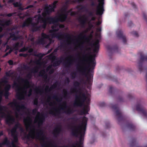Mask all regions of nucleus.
<instances>
[{"mask_svg": "<svg viewBox=\"0 0 147 147\" xmlns=\"http://www.w3.org/2000/svg\"><path fill=\"white\" fill-rule=\"evenodd\" d=\"M44 119L43 115L38 112L34 120V123H36L38 126H39L42 124Z\"/></svg>", "mask_w": 147, "mask_h": 147, "instance_id": "nucleus-8", "label": "nucleus"}, {"mask_svg": "<svg viewBox=\"0 0 147 147\" xmlns=\"http://www.w3.org/2000/svg\"><path fill=\"white\" fill-rule=\"evenodd\" d=\"M36 109H34V110H33V113H34V112H36Z\"/></svg>", "mask_w": 147, "mask_h": 147, "instance_id": "nucleus-31", "label": "nucleus"}, {"mask_svg": "<svg viewBox=\"0 0 147 147\" xmlns=\"http://www.w3.org/2000/svg\"><path fill=\"white\" fill-rule=\"evenodd\" d=\"M54 57H53V59H54Z\"/></svg>", "mask_w": 147, "mask_h": 147, "instance_id": "nucleus-43", "label": "nucleus"}, {"mask_svg": "<svg viewBox=\"0 0 147 147\" xmlns=\"http://www.w3.org/2000/svg\"><path fill=\"white\" fill-rule=\"evenodd\" d=\"M101 22L100 21H98L97 23V25H99L101 24Z\"/></svg>", "mask_w": 147, "mask_h": 147, "instance_id": "nucleus-26", "label": "nucleus"}, {"mask_svg": "<svg viewBox=\"0 0 147 147\" xmlns=\"http://www.w3.org/2000/svg\"><path fill=\"white\" fill-rule=\"evenodd\" d=\"M9 48H9V46H7V48H6V49L5 50V51H6L7 50H8L9 49Z\"/></svg>", "mask_w": 147, "mask_h": 147, "instance_id": "nucleus-27", "label": "nucleus"}, {"mask_svg": "<svg viewBox=\"0 0 147 147\" xmlns=\"http://www.w3.org/2000/svg\"><path fill=\"white\" fill-rule=\"evenodd\" d=\"M18 127H20V125L19 124H17L13 128L9 131L13 138V140L12 142L10 147H19L14 144V143L16 142L18 140V134L17 132L16 131V129Z\"/></svg>", "mask_w": 147, "mask_h": 147, "instance_id": "nucleus-7", "label": "nucleus"}, {"mask_svg": "<svg viewBox=\"0 0 147 147\" xmlns=\"http://www.w3.org/2000/svg\"><path fill=\"white\" fill-rule=\"evenodd\" d=\"M50 105H53V104H50Z\"/></svg>", "mask_w": 147, "mask_h": 147, "instance_id": "nucleus-36", "label": "nucleus"}, {"mask_svg": "<svg viewBox=\"0 0 147 147\" xmlns=\"http://www.w3.org/2000/svg\"><path fill=\"white\" fill-rule=\"evenodd\" d=\"M32 7V5H30V6H28L27 7L25 8V9H27L29 8V7Z\"/></svg>", "mask_w": 147, "mask_h": 147, "instance_id": "nucleus-28", "label": "nucleus"}, {"mask_svg": "<svg viewBox=\"0 0 147 147\" xmlns=\"http://www.w3.org/2000/svg\"><path fill=\"white\" fill-rule=\"evenodd\" d=\"M26 50H28V51L29 53H31L33 51V50L32 49L29 48V47H27V48H26L24 47L20 50V52H23L25 51Z\"/></svg>", "mask_w": 147, "mask_h": 147, "instance_id": "nucleus-16", "label": "nucleus"}, {"mask_svg": "<svg viewBox=\"0 0 147 147\" xmlns=\"http://www.w3.org/2000/svg\"><path fill=\"white\" fill-rule=\"evenodd\" d=\"M52 72H50V73H52Z\"/></svg>", "mask_w": 147, "mask_h": 147, "instance_id": "nucleus-45", "label": "nucleus"}, {"mask_svg": "<svg viewBox=\"0 0 147 147\" xmlns=\"http://www.w3.org/2000/svg\"><path fill=\"white\" fill-rule=\"evenodd\" d=\"M73 92L76 93L77 95L74 102L75 105L76 106H80L82 104L83 101L84 100L86 102L87 104L83 105L81 111V113L84 114L87 113L90 109L88 105L90 100V95L88 94H84L82 90L80 89L78 90L74 89Z\"/></svg>", "mask_w": 147, "mask_h": 147, "instance_id": "nucleus-4", "label": "nucleus"}, {"mask_svg": "<svg viewBox=\"0 0 147 147\" xmlns=\"http://www.w3.org/2000/svg\"><path fill=\"white\" fill-rule=\"evenodd\" d=\"M95 59L92 57H91L90 59L89 65L90 67H94L95 65Z\"/></svg>", "mask_w": 147, "mask_h": 147, "instance_id": "nucleus-15", "label": "nucleus"}, {"mask_svg": "<svg viewBox=\"0 0 147 147\" xmlns=\"http://www.w3.org/2000/svg\"><path fill=\"white\" fill-rule=\"evenodd\" d=\"M6 75L7 76H10L8 74V73H6Z\"/></svg>", "mask_w": 147, "mask_h": 147, "instance_id": "nucleus-33", "label": "nucleus"}, {"mask_svg": "<svg viewBox=\"0 0 147 147\" xmlns=\"http://www.w3.org/2000/svg\"><path fill=\"white\" fill-rule=\"evenodd\" d=\"M140 112V114L142 116H146L147 115V112L144 109H141Z\"/></svg>", "mask_w": 147, "mask_h": 147, "instance_id": "nucleus-18", "label": "nucleus"}, {"mask_svg": "<svg viewBox=\"0 0 147 147\" xmlns=\"http://www.w3.org/2000/svg\"><path fill=\"white\" fill-rule=\"evenodd\" d=\"M104 0H99V4L97 9V14L100 15H101L103 11V4Z\"/></svg>", "mask_w": 147, "mask_h": 147, "instance_id": "nucleus-9", "label": "nucleus"}, {"mask_svg": "<svg viewBox=\"0 0 147 147\" xmlns=\"http://www.w3.org/2000/svg\"><path fill=\"white\" fill-rule=\"evenodd\" d=\"M118 36L123 41L125 42V36L123 34V33L121 32H120V34H118Z\"/></svg>", "mask_w": 147, "mask_h": 147, "instance_id": "nucleus-17", "label": "nucleus"}, {"mask_svg": "<svg viewBox=\"0 0 147 147\" xmlns=\"http://www.w3.org/2000/svg\"><path fill=\"white\" fill-rule=\"evenodd\" d=\"M13 1V0H10L9 1V2H12Z\"/></svg>", "mask_w": 147, "mask_h": 147, "instance_id": "nucleus-32", "label": "nucleus"}, {"mask_svg": "<svg viewBox=\"0 0 147 147\" xmlns=\"http://www.w3.org/2000/svg\"><path fill=\"white\" fill-rule=\"evenodd\" d=\"M57 2V1H55L51 5L46 6L42 16L40 15L36 16L33 19L30 18H28L24 22L22 25L23 27L29 26L32 28H36L34 30H36L40 29L36 28V24L39 22L42 24V27L43 28H45L47 24L51 23L53 24L52 29L50 31L51 35L48 36L45 34L42 33L41 38L38 39V43L40 44H45L47 40L50 41V43H51L53 42L51 38H52L56 37L59 39L62 38V34H57L56 31L58 30L59 28H63L64 27L63 25L59 24L58 21L62 22L65 19L66 17V12H61L57 17L54 18H50L47 16L50 12L54 11V9L56 7Z\"/></svg>", "mask_w": 147, "mask_h": 147, "instance_id": "nucleus-1", "label": "nucleus"}, {"mask_svg": "<svg viewBox=\"0 0 147 147\" xmlns=\"http://www.w3.org/2000/svg\"><path fill=\"white\" fill-rule=\"evenodd\" d=\"M51 51H49V53H50V52H51Z\"/></svg>", "mask_w": 147, "mask_h": 147, "instance_id": "nucleus-39", "label": "nucleus"}, {"mask_svg": "<svg viewBox=\"0 0 147 147\" xmlns=\"http://www.w3.org/2000/svg\"><path fill=\"white\" fill-rule=\"evenodd\" d=\"M8 63L10 65H11L13 64V61L11 60H9L8 61Z\"/></svg>", "mask_w": 147, "mask_h": 147, "instance_id": "nucleus-24", "label": "nucleus"}, {"mask_svg": "<svg viewBox=\"0 0 147 147\" xmlns=\"http://www.w3.org/2000/svg\"><path fill=\"white\" fill-rule=\"evenodd\" d=\"M19 47V43H16L14 46L13 48H11L8 53H6L5 56L7 55L9 53H10L12 51L13 49L14 50H17L18 49Z\"/></svg>", "mask_w": 147, "mask_h": 147, "instance_id": "nucleus-14", "label": "nucleus"}, {"mask_svg": "<svg viewBox=\"0 0 147 147\" xmlns=\"http://www.w3.org/2000/svg\"><path fill=\"white\" fill-rule=\"evenodd\" d=\"M61 109L63 110L67 114H70L72 113V111L71 109L68 107H67L65 103L63 104L61 107Z\"/></svg>", "mask_w": 147, "mask_h": 147, "instance_id": "nucleus-11", "label": "nucleus"}, {"mask_svg": "<svg viewBox=\"0 0 147 147\" xmlns=\"http://www.w3.org/2000/svg\"><path fill=\"white\" fill-rule=\"evenodd\" d=\"M35 92L37 94H38L40 93V90H39L38 89H36L35 90Z\"/></svg>", "mask_w": 147, "mask_h": 147, "instance_id": "nucleus-23", "label": "nucleus"}, {"mask_svg": "<svg viewBox=\"0 0 147 147\" xmlns=\"http://www.w3.org/2000/svg\"><path fill=\"white\" fill-rule=\"evenodd\" d=\"M13 87L17 91V96L19 99H22L28 95L30 96L31 94L33 87L31 83L27 80L21 79L18 83L14 82Z\"/></svg>", "mask_w": 147, "mask_h": 147, "instance_id": "nucleus-3", "label": "nucleus"}, {"mask_svg": "<svg viewBox=\"0 0 147 147\" xmlns=\"http://www.w3.org/2000/svg\"><path fill=\"white\" fill-rule=\"evenodd\" d=\"M26 56V55H24V56L25 57Z\"/></svg>", "mask_w": 147, "mask_h": 147, "instance_id": "nucleus-42", "label": "nucleus"}, {"mask_svg": "<svg viewBox=\"0 0 147 147\" xmlns=\"http://www.w3.org/2000/svg\"><path fill=\"white\" fill-rule=\"evenodd\" d=\"M79 21L81 24L84 25L86 24H88L89 27V28L87 30L85 31V32L81 33L80 34L79 36V39L77 41L76 44L77 48L81 49L83 47L85 43V39L86 37L84 34V33L86 32L89 30L92 26L91 25H90L89 20L88 18L85 16H83L81 17Z\"/></svg>", "mask_w": 147, "mask_h": 147, "instance_id": "nucleus-6", "label": "nucleus"}, {"mask_svg": "<svg viewBox=\"0 0 147 147\" xmlns=\"http://www.w3.org/2000/svg\"><path fill=\"white\" fill-rule=\"evenodd\" d=\"M99 40H97L93 44L94 49L93 51L94 52H97L99 48Z\"/></svg>", "mask_w": 147, "mask_h": 147, "instance_id": "nucleus-13", "label": "nucleus"}, {"mask_svg": "<svg viewBox=\"0 0 147 147\" xmlns=\"http://www.w3.org/2000/svg\"><path fill=\"white\" fill-rule=\"evenodd\" d=\"M34 104L36 105L37 104V102L36 100L34 101Z\"/></svg>", "mask_w": 147, "mask_h": 147, "instance_id": "nucleus-30", "label": "nucleus"}, {"mask_svg": "<svg viewBox=\"0 0 147 147\" xmlns=\"http://www.w3.org/2000/svg\"><path fill=\"white\" fill-rule=\"evenodd\" d=\"M146 78H147V74H146Z\"/></svg>", "mask_w": 147, "mask_h": 147, "instance_id": "nucleus-41", "label": "nucleus"}, {"mask_svg": "<svg viewBox=\"0 0 147 147\" xmlns=\"http://www.w3.org/2000/svg\"><path fill=\"white\" fill-rule=\"evenodd\" d=\"M49 45V44H48V45H47V46L46 47H47Z\"/></svg>", "mask_w": 147, "mask_h": 147, "instance_id": "nucleus-38", "label": "nucleus"}, {"mask_svg": "<svg viewBox=\"0 0 147 147\" xmlns=\"http://www.w3.org/2000/svg\"><path fill=\"white\" fill-rule=\"evenodd\" d=\"M15 36V35H14H14H13V36Z\"/></svg>", "mask_w": 147, "mask_h": 147, "instance_id": "nucleus-44", "label": "nucleus"}, {"mask_svg": "<svg viewBox=\"0 0 147 147\" xmlns=\"http://www.w3.org/2000/svg\"><path fill=\"white\" fill-rule=\"evenodd\" d=\"M38 71V70H37L36 71V72H37V71Z\"/></svg>", "mask_w": 147, "mask_h": 147, "instance_id": "nucleus-40", "label": "nucleus"}, {"mask_svg": "<svg viewBox=\"0 0 147 147\" xmlns=\"http://www.w3.org/2000/svg\"><path fill=\"white\" fill-rule=\"evenodd\" d=\"M26 130L29 131L28 137L40 140L42 147H57L49 141L40 129L36 130L32 124V119L28 116L24 119Z\"/></svg>", "mask_w": 147, "mask_h": 147, "instance_id": "nucleus-2", "label": "nucleus"}, {"mask_svg": "<svg viewBox=\"0 0 147 147\" xmlns=\"http://www.w3.org/2000/svg\"><path fill=\"white\" fill-rule=\"evenodd\" d=\"M87 121V118L84 117L82 119L81 125H75L72 128V132L73 134L79 138L80 139V142L78 143L76 146L75 147H82L83 137Z\"/></svg>", "mask_w": 147, "mask_h": 147, "instance_id": "nucleus-5", "label": "nucleus"}, {"mask_svg": "<svg viewBox=\"0 0 147 147\" xmlns=\"http://www.w3.org/2000/svg\"><path fill=\"white\" fill-rule=\"evenodd\" d=\"M42 57V55L41 54H38L36 57V59L34 61V63L38 66L41 67L43 66V63L41 62V60Z\"/></svg>", "mask_w": 147, "mask_h": 147, "instance_id": "nucleus-10", "label": "nucleus"}, {"mask_svg": "<svg viewBox=\"0 0 147 147\" xmlns=\"http://www.w3.org/2000/svg\"><path fill=\"white\" fill-rule=\"evenodd\" d=\"M74 86L76 87H79L80 86V83L78 82L74 83Z\"/></svg>", "mask_w": 147, "mask_h": 147, "instance_id": "nucleus-22", "label": "nucleus"}, {"mask_svg": "<svg viewBox=\"0 0 147 147\" xmlns=\"http://www.w3.org/2000/svg\"><path fill=\"white\" fill-rule=\"evenodd\" d=\"M11 15H12V14L11 13H10V14H8L7 16L9 17H10V16H11Z\"/></svg>", "mask_w": 147, "mask_h": 147, "instance_id": "nucleus-29", "label": "nucleus"}, {"mask_svg": "<svg viewBox=\"0 0 147 147\" xmlns=\"http://www.w3.org/2000/svg\"><path fill=\"white\" fill-rule=\"evenodd\" d=\"M40 75L41 76H43L44 75H45V72L44 70H42L40 72Z\"/></svg>", "mask_w": 147, "mask_h": 147, "instance_id": "nucleus-21", "label": "nucleus"}, {"mask_svg": "<svg viewBox=\"0 0 147 147\" xmlns=\"http://www.w3.org/2000/svg\"><path fill=\"white\" fill-rule=\"evenodd\" d=\"M10 23V21L9 20L3 21H0V32L2 30V28L4 26L8 25Z\"/></svg>", "mask_w": 147, "mask_h": 147, "instance_id": "nucleus-12", "label": "nucleus"}, {"mask_svg": "<svg viewBox=\"0 0 147 147\" xmlns=\"http://www.w3.org/2000/svg\"><path fill=\"white\" fill-rule=\"evenodd\" d=\"M20 56H22V54H20Z\"/></svg>", "mask_w": 147, "mask_h": 147, "instance_id": "nucleus-37", "label": "nucleus"}, {"mask_svg": "<svg viewBox=\"0 0 147 147\" xmlns=\"http://www.w3.org/2000/svg\"><path fill=\"white\" fill-rule=\"evenodd\" d=\"M49 70V67H48V68L47 69V71H48Z\"/></svg>", "mask_w": 147, "mask_h": 147, "instance_id": "nucleus-35", "label": "nucleus"}, {"mask_svg": "<svg viewBox=\"0 0 147 147\" xmlns=\"http://www.w3.org/2000/svg\"><path fill=\"white\" fill-rule=\"evenodd\" d=\"M2 135V133L1 132L0 133V136L1 135Z\"/></svg>", "mask_w": 147, "mask_h": 147, "instance_id": "nucleus-34", "label": "nucleus"}, {"mask_svg": "<svg viewBox=\"0 0 147 147\" xmlns=\"http://www.w3.org/2000/svg\"><path fill=\"white\" fill-rule=\"evenodd\" d=\"M92 81V78L91 76L90 78L88 77L87 80L86 81V83L90 85L91 84Z\"/></svg>", "mask_w": 147, "mask_h": 147, "instance_id": "nucleus-19", "label": "nucleus"}, {"mask_svg": "<svg viewBox=\"0 0 147 147\" xmlns=\"http://www.w3.org/2000/svg\"><path fill=\"white\" fill-rule=\"evenodd\" d=\"M13 4L15 7H19L21 5L18 2L14 3Z\"/></svg>", "mask_w": 147, "mask_h": 147, "instance_id": "nucleus-20", "label": "nucleus"}, {"mask_svg": "<svg viewBox=\"0 0 147 147\" xmlns=\"http://www.w3.org/2000/svg\"><path fill=\"white\" fill-rule=\"evenodd\" d=\"M92 16V18H91V20H94L95 19V18L93 16H92V15L91 16Z\"/></svg>", "mask_w": 147, "mask_h": 147, "instance_id": "nucleus-25", "label": "nucleus"}]
</instances>
